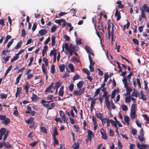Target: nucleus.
Wrapping results in <instances>:
<instances>
[{"label": "nucleus", "mask_w": 149, "mask_h": 149, "mask_svg": "<svg viewBox=\"0 0 149 149\" xmlns=\"http://www.w3.org/2000/svg\"><path fill=\"white\" fill-rule=\"evenodd\" d=\"M108 92L107 91H105L104 93L102 96V97H104L105 99V102L106 106L108 109L109 110L110 108V104L109 100L108 98L107 94Z\"/></svg>", "instance_id": "f257e3e1"}, {"label": "nucleus", "mask_w": 149, "mask_h": 149, "mask_svg": "<svg viewBox=\"0 0 149 149\" xmlns=\"http://www.w3.org/2000/svg\"><path fill=\"white\" fill-rule=\"evenodd\" d=\"M84 91L85 88H81L79 90H74L73 95L76 96H80L84 92Z\"/></svg>", "instance_id": "f03ea898"}, {"label": "nucleus", "mask_w": 149, "mask_h": 149, "mask_svg": "<svg viewBox=\"0 0 149 149\" xmlns=\"http://www.w3.org/2000/svg\"><path fill=\"white\" fill-rule=\"evenodd\" d=\"M62 84V83L60 81H58L55 84V86L53 87V89L54 90H56L55 94H56L57 93L58 88Z\"/></svg>", "instance_id": "7ed1b4c3"}, {"label": "nucleus", "mask_w": 149, "mask_h": 149, "mask_svg": "<svg viewBox=\"0 0 149 149\" xmlns=\"http://www.w3.org/2000/svg\"><path fill=\"white\" fill-rule=\"evenodd\" d=\"M87 139L89 141L91 142L92 139V137H94L95 136V135L94 134L93 132L92 131L88 129L87 130Z\"/></svg>", "instance_id": "20e7f679"}, {"label": "nucleus", "mask_w": 149, "mask_h": 149, "mask_svg": "<svg viewBox=\"0 0 149 149\" xmlns=\"http://www.w3.org/2000/svg\"><path fill=\"white\" fill-rule=\"evenodd\" d=\"M136 146L139 149H148L149 148L146 144H140L139 143H137Z\"/></svg>", "instance_id": "39448f33"}, {"label": "nucleus", "mask_w": 149, "mask_h": 149, "mask_svg": "<svg viewBox=\"0 0 149 149\" xmlns=\"http://www.w3.org/2000/svg\"><path fill=\"white\" fill-rule=\"evenodd\" d=\"M100 132L102 135V137L103 139H107V134L105 132L103 128H102L100 129Z\"/></svg>", "instance_id": "423d86ee"}, {"label": "nucleus", "mask_w": 149, "mask_h": 149, "mask_svg": "<svg viewBox=\"0 0 149 149\" xmlns=\"http://www.w3.org/2000/svg\"><path fill=\"white\" fill-rule=\"evenodd\" d=\"M85 49L87 53H89L90 54L94 56V54L92 49L89 46L86 45L84 48Z\"/></svg>", "instance_id": "0eeeda50"}, {"label": "nucleus", "mask_w": 149, "mask_h": 149, "mask_svg": "<svg viewBox=\"0 0 149 149\" xmlns=\"http://www.w3.org/2000/svg\"><path fill=\"white\" fill-rule=\"evenodd\" d=\"M95 116L96 117L99 118L100 120L102 123H103V120H104V118L103 116L102 113H100V112L96 113Z\"/></svg>", "instance_id": "6e6552de"}, {"label": "nucleus", "mask_w": 149, "mask_h": 149, "mask_svg": "<svg viewBox=\"0 0 149 149\" xmlns=\"http://www.w3.org/2000/svg\"><path fill=\"white\" fill-rule=\"evenodd\" d=\"M115 16L117 17V20L118 21L121 18L120 14L117 9L116 10Z\"/></svg>", "instance_id": "1a4fd4ad"}, {"label": "nucleus", "mask_w": 149, "mask_h": 149, "mask_svg": "<svg viewBox=\"0 0 149 149\" xmlns=\"http://www.w3.org/2000/svg\"><path fill=\"white\" fill-rule=\"evenodd\" d=\"M47 31L45 29H41L39 30L38 32L39 34L41 36H44L47 33Z\"/></svg>", "instance_id": "9d476101"}, {"label": "nucleus", "mask_w": 149, "mask_h": 149, "mask_svg": "<svg viewBox=\"0 0 149 149\" xmlns=\"http://www.w3.org/2000/svg\"><path fill=\"white\" fill-rule=\"evenodd\" d=\"M64 47L67 50L68 52H74V51L71 49L70 48L67 43H66L64 45Z\"/></svg>", "instance_id": "9b49d317"}, {"label": "nucleus", "mask_w": 149, "mask_h": 149, "mask_svg": "<svg viewBox=\"0 0 149 149\" xmlns=\"http://www.w3.org/2000/svg\"><path fill=\"white\" fill-rule=\"evenodd\" d=\"M22 90V88L21 87H17V91L15 94L16 97H17L18 96H20V94L21 93Z\"/></svg>", "instance_id": "f8f14e48"}, {"label": "nucleus", "mask_w": 149, "mask_h": 149, "mask_svg": "<svg viewBox=\"0 0 149 149\" xmlns=\"http://www.w3.org/2000/svg\"><path fill=\"white\" fill-rule=\"evenodd\" d=\"M1 123L5 125H7L10 123V120L8 118H6V119L1 121Z\"/></svg>", "instance_id": "ddd939ff"}, {"label": "nucleus", "mask_w": 149, "mask_h": 149, "mask_svg": "<svg viewBox=\"0 0 149 149\" xmlns=\"http://www.w3.org/2000/svg\"><path fill=\"white\" fill-rule=\"evenodd\" d=\"M64 93V87L62 86L58 91V94L60 96L62 97L63 96Z\"/></svg>", "instance_id": "4468645a"}, {"label": "nucleus", "mask_w": 149, "mask_h": 149, "mask_svg": "<svg viewBox=\"0 0 149 149\" xmlns=\"http://www.w3.org/2000/svg\"><path fill=\"white\" fill-rule=\"evenodd\" d=\"M136 104H133L131 107L130 112H136Z\"/></svg>", "instance_id": "2eb2a0df"}, {"label": "nucleus", "mask_w": 149, "mask_h": 149, "mask_svg": "<svg viewBox=\"0 0 149 149\" xmlns=\"http://www.w3.org/2000/svg\"><path fill=\"white\" fill-rule=\"evenodd\" d=\"M140 95L141 96V97L140 98L142 99L143 100H146L147 98L146 97L145 95L142 92V91L140 92L139 94V95Z\"/></svg>", "instance_id": "dca6fc26"}, {"label": "nucleus", "mask_w": 149, "mask_h": 149, "mask_svg": "<svg viewBox=\"0 0 149 149\" xmlns=\"http://www.w3.org/2000/svg\"><path fill=\"white\" fill-rule=\"evenodd\" d=\"M119 91L118 89H114L111 93V98L112 99H113L115 97V93H118Z\"/></svg>", "instance_id": "f3484780"}, {"label": "nucleus", "mask_w": 149, "mask_h": 149, "mask_svg": "<svg viewBox=\"0 0 149 149\" xmlns=\"http://www.w3.org/2000/svg\"><path fill=\"white\" fill-rule=\"evenodd\" d=\"M52 88L49 86L46 88L45 90V94H48L47 92H49L51 93H53L54 91H51V89Z\"/></svg>", "instance_id": "a211bd4d"}, {"label": "nucleus", "mask_w": 149, "mask_h": 149, "mask_svg": "<svg viewBox=\"0 0 149 149\" xmlns=\"http://www.w3.org/2000/svg\"><path fill=\"white\" fill-rule=\"evenodd\" d=\"M31 98L32 101H34L38 100L39 99V97H37L36 95L33 93L32 96Z\"/></svg>", "instance_id": "6ab92c4d"}, {"label": "nucleus", "mask_w": 149, "mask_h": 149, "mask_svg": "<svg viewBox=\"0 0 149 149\" xmlns=\"http://www.w3.org/2000/svg\"><path fill=\"white\" fill-rule=\"evenodd\" d=\"M141 17L145 19L146 20L147 18H146V16L144 10L142 9V8H141Z\"/></svg>", "instance_id": "aec40b11"}, {"label": "nucleus", "mask_w": 149, "mask_h": 149, "mask_svg": "<svg viewBox=\"0 0 149 149\" xmlns=\"http://www.w3.org/2000/svg\"><path fill=\"white\" fill-rule=\"evenodd\" d=\"M68 68L71 70V72H74V68L73 65L72 63H69L68 65Z\"/></svg>", "instance_id": "412c9836"}, {"label": "nucleus", "mask_w": 149, "mask_h": 149, "mask_svg": "<svg viewBox=\"0 0 149 149\" xmlns=\"http://www.w3.org/2000/svg\"><path fill=\"white\" fill-rule=\"evenodd\" d=\"M143 7L144 9V11L147 12L149 13V8L146 4H144L143 6Z\"/></svg>", "instance_id": "4be33fe9"}, {"label": "nucleus", "mask_w": 149, "mask_h": 149, "mask_svg": "<svg viewBox=\"0 0 149 149\" xmlns=\"http://www.w3.org/2000/svg\"><path fill=\"white\" fill-rule=\"evenodd\" d=\"M58 135V133L57 131V129L56 127H55L54 130L53 136L54 138H55Z\"/></svg>", "instance_id": "5701e85b"}, {"label": "nucleus", "mask_w": 149, "mask_h": 149, "mask_svg": "<svg viewBox=\"0 0 149 149\" xmlns=\"http://www.w3.org/2000/svg\"><path fill=\"white\" fill-rule=\"evenodd\" d=\"M6 132V130L5 128H2L0 129V134L3 136Z\"/></svg>", "instance_id": "b1692460"}, {"label": "nucleus", "mask_w": 149, "mask_h": 149, "mask_svg": "<svg viewBox=\"0 0 149 149\" xmlns=\"http://www.w3.org/2000/svg\"><path fill=\"white\" fill-rule=\"evenodd\" d=\"M59 68L61 72H63L65 69V65L63 64L61 65H60L59 66Z\"/></svg>", "instance_id": "393cba45"}, {"label": "nucleus", "mask_w": 149, "mask_h": 149, "mask_svg": "<svg viewBox=\"0 0 149 149\" xmlns=\"http://www.w3.org/2000/svg\"><path fill=\"white\" fill-rule=\"evenodd\" d=\"M40 132H43L45 134H47V132L46 128L43 127L41 126L40 128Z\"/></svg>", "instance_id": "a878e982"}, {"label": "nucleus", "mask_w": 149, "mask_h": 149, "mask_svg": "<svg viewBox=\"0 0 149 149\" xmlns=\"http://www.w3.org/2000/svg\"><path fill=\"white\" fill-rule=\"evenodd\" d=\"M55 38L56 37L54 36H52V43L51 45L52 46H54L55 44Z\"/></svg>", "instance_id": "bb28decb"}, {"label": "nucleus", "mask_w": 149, "mask_h": 149, "mask_svg": "<svg viewBox=\"0 0 149 149\" xmlns=\"http://www.w3.org/2000/svg\"><path fill=\"white\" fill-rule=\"evenodd\" d=\"M34 120V119L32 117H31L29 118L28 120H25L26 123L27 124L31 123L33 122Z\"/></svg>", "instance_id": "cd10ccee"}, {"label": "nucleus", "mask_w": 149, "mask_h": 149, "mask_svg": "<svg viewBox=\"0 0 149 149\" xmlns=\"http://www.w3.org/2000/svg\"><path fill=\"white\" fill-rule=\"evenodd\" d=\"M84 83L83 81H79L77 84V86L78 88H81L84 84Z\"/></svg>", "instance_id": "c85d7f7f"}, {"label": "nucleus", "mask_w": 149, "mask_h": 149, "mask_svg": "<svg viewBox=\"0 0 149 149\" xmlns=\"http://www.w3.org/2000/svg\"><path fill=\"white\" fill-rule=\"evenodd\" d=\"M56 51H57V50L56 49L53 48V49L50 52L49 54V56H51L53 55H54V54H56Z\"/></svg>", "instance_id": "c756f323"}, {"label": "nucleus", "mask_w": 149, "mask_h": 149, "mask_svg": "<svg viewBox=\"0 0 149 149\" xmlns=\"http://www.w3.org/2000/svg\"><path fill=\"white\" fill-rule=\"evenodd\" d=\"M12 65L10 66L7 69L5 73L4 77H6L7 75L8 74L9 72L12 69Z\"/></svg>", "instance_id": "7c9ffc66"}, {"label": "nucleus", "mask_w": 149, "mask_h": 149, "mask_svg": "<svg viewBox=\"0 0 149 149\" xmlns=\"http://www.w3.org/2000/svg\"><path fill=\"white\" fill-rule=\"evenodd\" d=\"M136 112H131L130 113V117L133 120L136 117L135 114Z\"/></svg>", "instance_id": "2f4dec72"}, {"label": "nucleus", "mask_w": 149, "mask_h": 149, "mask_svg": "<svg viewBox=\"0 0 149 149\" xmlns=\"http://www.w3.org/2000/svg\"><path fill=\"white\" fill-rule=\"evenodd\" d=\"M14 108L15 109V110L14 111L13 113V114L16 116H19V112L17 110V107L16 106H15L14 107Z\"/></svg>", "instance_id": "473e14b6"}, {"label": "nucleus", "mask_w": 149, "mask_h": 149, "mask_svg": "<svg viewBox=\"0 0 149 149\" xmlns=\"http://www.w3.org/2000/svg\"><path fill=\"white\" fill-rule=\"evenodd\" d=\"M124 120H125V122L127 123V125H129V121L130 120L129 117L128 116H125Z\"/></svg>", "instance_id": "72a5a7b5"}, {"label": "nucleus", "mask_w": 149, "mask_h": 149, "mask_svg": "<svg viewBox=\"0 0 149 149\" xmlns=\"http://www.w3.org/2000/svg\"><path fill=\"white\" fill-rule=\"evenodd\" d=\"M4 146L6 148H10L11 147V145L10 144L9 142H8L6 143L5 142H4Z\"/></svg>", "instance_id": "f704fd0d"}, {"label": "nucleus", "mask_w": 149, "mask_h": 149, "mask_svg": "<svg viewBox=\"0 0 149 149\" xmlns=\"http://www.w3.org/2000/svg\"><path fill=\"white\" fill-rule=\"evenodd\" d=\"M14 39H13L11 40L8 43V45L6 46L7 48H9L10 46L12 45L14 42Z\"/></svg>", "instance_id": "c9c22d12"}, {"label": "nucleus", "mask_w": 149, "mask_h": 149, "mask_svg": "<svg viewBox=\"0 0 149 149\" xmlns=\"http://www.w3.org/2000/svg\"><path fill=\"white\" fill-rule=\"evenodd\" d=\"M110 122L113 126L115 127V128L118 127L116 123L112 119L110 120Z\"/></svg>", "instance_id": "e433bc0d"}, {"label": "nucleus", "mask_w": 149, "mask_h": 149, "mask_svg": "<svg viewBox=\"0 0 149 149\" xmlns=\"http://www.w3.org/2000/svg\"><path fill=\"white\" fill-rule=\"evenodd\" d=\"M92 120L93 125H98L97 124L96 119L95 116H93L92 117Z\"/></svg>", "instance_id": "4c0bfd02"}, {"label": "nucleus", "mask_w": 149, "mask_h": 149, "mask_svg": "<svg viewBox=\"0 0 149 149\" xmlns=\"http://www.w3.org/2000/svg\"><path fill=\"white\" fill-rule=\"evenodd\" d=\"M0 96L1 98L3 99H6L7 98V95L6 94L4 93H1L0 94Z\"/></svg>", "instance_id": "58836bf2"}, {"label": "nucleus", "mask_w": 149, "mask_h": 149, "mask_svg": "<svg viewBox=\"0 0 149 149\" xmlns=\"http://www.w3.org/2000/svg\"><path fill=\"white\" fill-rule=\"evenodd\" d=\"M125 102L126 103H130L131 102V96H128L125 98Z\"/></svg>", "instance_id": "ea45409f"}, {"label": "nucleus", "mask_w": 149, "mask_h": 149, "mask_svg": "<svg viewBox=\"0 0 149 149\" xmlns=\"http://www.w3.org/2000/svg\"><path fill=\"white\" fill-rule=\"evenodd\" d=\"M11 38V36H10V35H8L6 37L5 41L3 43L4 44H5V43H6L8 42V40L10 39Z\"/></svg>", "instance_id": "a19ab883"}, {"label": "nucleus", "mask_w": 149, "mask_h": 149, "mask_svg": "<svg viewBox=\"0 0 149 149\" xmlns=\"http://www.w3.org/2000/svg\"><path fill=\"white\" fill-rule=\"evenodd\" d=\"M74 149H78L79 147V145L77 143H75L72 146Z\"/></svg>", "instance_id": "79ce46f5"}, {"label": "nucleus", "mask_w": 149, "mask_h": 149, "mask_svg": "<svg viewBox=\"0 0 149 149\" xmlns=\"http://www.w3.org/2000/svg\"><path fill=\"white\" fill-rule=\"evenodd\" d=\"M96 101H95V99H93L91 101V109L93 108L95 104Z\"/></svg>", "instance_id": "37998d69"}, {"label": "nucleus", "mask_w": 149, "mask_h": 149, "mask_svg": "<svg viewBox=\"0 0 149 149\" xmlns=\"http://www.w3.org/2000/svg\"><path fill=\"white\" fill-rule=\"evenodd\" d=\"M67 71L62 76V77L63 78H64L66 76H69L70 71L68 70L67 68H66Z\"/></svg>", "instance_id": "c03bdc74"}, {"label": "nucleus", "mask_w": 149, "mask_h": 149, "mask_svg": "<svg viewBox=\"0 0 149 149\" xmlns=\"http://www.w3.org/2000/svg\"><path fill=\"white\" fill-rule=\"evenodd\" d=\"M126 90L127 94L126 95H125V96H126L127 95H130V92L132 91V89L130 88H129L126 89Z\"/></svg>", "instance_id": "a18cd8bd"}, {"label": "nucleus", "mask_w": 149, "mask_h": 149, "mask_svg": "<svg viewBox=\"0 0 149 149\" xmlns=\"http://www.w3.org/2000/svg\"><path fill=\"white\" fill-rule=\"evenodd\" d=\"M83 71L84 72L86 73L88 75H89L91 74V73L90 71L86 68H84L83 69Z\"/></svg>", "instance_id": "49530a36"}, {"label": "nucleus", "mask_w": 149, "mask_h": 149, "mask_svg": "<svg viewBox=\"0 0 149 149\" xmlns=\"http://www.w3.org/2000/svg\"><path fill=\"white\" fill-rule=\"evenodd\" d=\"M109 75H108V74L107 73H106L104 74V82H106L107 79L109 78Z\"/></svg>", "instance_id": "de8ad7c7"}, {"label": "nucleus", "mask_w": 149, "mask_h": 149, "mask_svg": "<svg viewBox=\"0 0 149 149\" xmlns=\"http://www.w3.org/2000/svg\"><path fill=\"white\" fill-rule=\"evenodd\" d=\"M51 72L53 74H54L55 72V66L53 64L51 66Z\"/></svg>", "instance_id": "09e8293b"}, {"label": "nucleus", "mask_w": 149, "mask_h": 149, "mask_svg": "<svg viewBox=\"0 0 149 149\" xmlns=\"http://www.w3.org/2000/svg\"><path fill=\"white\" fill-rule=\"evenodd\" d=\"M121 108L123 111H126L127 110L128 107L127 106L125 105H122L121 106Z\"/></svg>", "instance_id": "8fccbe9b"}, {"label": "nucleus", "mask_w": 149, "mask_h": 149, "mask_svg": "<svg viewBox=\"0 0 149 149\" xmlns=\"http://www.w3.org/2000/svg\"><path fill=\"white\" fill-rule=\"evenodd\" d=\"M118 147H119V149H122L123 146L121 142L119 141H118ZM116 149H118V148L116 147Z\"/></svg>", "instance_id": "3c124183"}, {"label": "nucleus", "mask_w": 149, "mask_h": 149, "mask_svg": "<svg viewBox=\"0 0 149 149\" xmlns=\"http://www.w3.org/2000/svg\"><path fill=\"white\" fill-rule=\"evenodd\" d=\"M56 29V27L55 25H54L51 28V32L52 33L54 32Z\"/></svg>", "instance_id": "603ef678"}, {"label": "nucleus", "mask_w": 149, "mask_h": 149, "mask_svg": "<svg viewBox=\"0 0 149 149\" xmlns=\"http://www.w3.org/2000/svg\"><path fill=\"white\" fill-rule=\"evenodd\" d=\"M43 61L45 63V65L47 66L48 64V59L45 57H43Z\"/></svg>", "instance_id": "864d4df0"}, {"label": "nucleus", "mask_w": 149, "mask_h": 149, "mask_svg": "<svg viewBox=\"0 0 149 149\" xmlns=\"http://www.w3.org/2000/svg\"><path fill=\"white\" fill-rule=\"evenodd\" d=\"M42 71L45 73L46 74V69L45 68V65L44 63H43L42 66Z\"/></svg>", "instance_id": "5fc2aeb1"}, {"label": "nucleus", "mask_w": 149, "mask_h": 149, "mask_svg": "<svg viewBox=\"0 0 149 149\" xmlns=\"http://www.w3.org/2000/svg\"><path fill=\"white\" fill-rule=\"evenodd\" d=\"M130 25V23L129 22H128L127 23L126 25H124L123 26V30H124L125 29V28L127 26V29H128L129 26Z\"/></svg>", "instance_id": "6e6d98bb"}, {"label": "nucleus", "mask_w": 149, "mask_h": 149, "mask_svg": "<svg viewBox=\"0 0 149 149\" xmlns=\"http://www.w3.org/2000/svg\"><path fill=\"white\" fill-rule=\"evenodd\" d=\"M9 131H6V133L5 134L3 138V140H5L7 138L9 134Z\"/></svg>", "instance_id": "4d7b16f0"}, {"label": "nucleus", "mask_w": 149, "mask_h": 149, "mask_svg": "<svg viewBox=\"0 0 149 149\" xmlns=\"http://www.w3.org/2000/svg\"><path fill=\"white\" fill-rule=\"evenodd\" d=\"M55 104L54 102L51 103L50 106L48 107V109L49 110L52 109L55 107Z\"/></svg>", "instance_id": "13d9d810"}, {"label": "nucleus", "mask_w": 149, "mask_h": 149, "mask_svg": "<svg viewBox=\"0 0 149 149\" xmlns=\"http://www.w3.org/2000/svg\"><path fill=\"white\" fill-rule=\"evenodd\" d=\"M143 116L145 118V119L148 122H149V117L146 114H145L143 115Z\"/></svg>", "instance_id": "bf43d9fd"}, {"label": "nucleus", "mask_w": 149, "mask_h": 149, "mask_svg": "<svg viewBox=\"0 0 149 149\" xmlns=\"http://www.w3.org/2000/svg\"><path fill=\"white\" fill-rule=\"evenodd\" d=\"M33 56H31L30 58V61L28 65V66H29L31 65L32 63V62L33 61Z\"/></svg>", "instance_id": "052dcab7"}, {"label": "nucleus", "mask_w": 149, "mask_h": 149, "mask_svg": "<svg viewBox=\"0 0 149 149\" xmlns=\"http://www.w3.org/2000/svg\"><path fill=\"white\" fill-rule=\"evenodd\" d=\"M79 76L78 74H77L74 76L73 77V80L74 81L77 80L79 79Z\"/></svg>", "instance_id": "680f3d73"}, {"label": "nucleus", "mask_w": 149, "mask_h": 149, "mask_svg": "<svg viewBox=\"0 0 149 149\" xmlns=\"http://www.w3.org/2000/svg\"><path fill=\"white\" fill-rule=\"evenodd\" d=\"M74 127L77 132H79V127L78 125H74Z\"/></svg>", "instance_id": "e2e57ef3"}, {"label": "nucleus", "mask_w": 149, "mask_h": 149, "mask_svg": "<svg viewBox=\"0 0 149 149\" xmlns=\"http://www.w3.org/2000/svg\"><path fill=\"white\" fill-rule=\"evenodd\" d=\"M100 89L99 88H98L96 90V91L95 94L94 95V97H96L97 95H98L100 92Z\"/></svg>", "instance_id": "0e129e2a"}, {"label": "nucleus", "mask_w": 149, "mask_h": 149, "mask_svg": "<svg viewBox=\"0 0 149 149\" xmlns=\"http://www.w3.org/2000/svg\"><path fill=\"white\" fill-rule=\"evenodd\" d=\"M37 23L36 22L34 23L32 29L33 31H34L37 28Z\"/></svg>", "instance_id": "69168bd1"}, {"label": "nucleus", "mask_w": 149, "mask_h": 149, "mask_svg": "<svg viewBox=\"0 0 149 149\" xmlns=\"http://www.w3.org/2000/svg\"><path fill=\"white\" fill-rule=\"evenodd\" d=\"M26 35V33L24 29H23L22 31L21 36L22 37H24Z\"/></svg>", "instance_id": "338daca9"}, {"label": "nucleus", "mask_w": 149, "mask_h": 149, "mask_svg": "<svg viewBox=\"0 0 149 149\" xmlns=\"http://www.w3.org/2000/svg\"><path fill=\"white\" fill-rule=\"evenodd\" d=\"M132 95L133 96L137 97H138V95L136 91H134L132 93Z\"/></svg>", "instance_id": "774afa93"}]
</instances>
